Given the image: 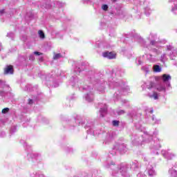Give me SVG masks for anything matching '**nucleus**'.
Wrapping results in <instances>:
<instances>
[{
	"instance_id": "nucleus-12",
	"label": "nucleus",
	"mask_w": 177,
	"mask_h": 177,
	"mask_svg": "<svg viewBox=\"0 0 177 177\" xmlns=\"http://www.w3.org/2000/svg\"><path fill=\"white\" fill-rule=\"evenodd\" d=\"M157 91H158V92H161L162 91H165V88L162 86H159L156 88Z\"/></svg>"
},
{
	"instance_id": "nucleus-8",
	"label": "nucleus",
	"mask_w": 177,
	"mask_h": 177,
	"mask_svg": "<svg viewBox=\"0 0 177 177\" xmlns=\"http://www.w3.org/2000/svg\"><path fill=\"white\" fill-rule=\"evenodd\" d=\"M71 81H72V86H78V79L77 77L73 79Z\"/></svg>"
},
{
	"instance_id": "nucleus-5",
	"label": "nucleus",
	"mask_w": 177,
	"mask_h": 177,
	"mask_svg": "<svg viewBox=\"0 0 177 177\" xmlns=\"http://www.w3.org/2000/svg\"><path fill=\"white\" fill-rule=\"evenodd\" d=\"M107 112V105H104V108H101L100 110L101 117H104V114Z\"/></svg>"
},
{
	"instance_id": "nucleus-17",
	"label": "nucleus",
	"mask_w": 177,
	"mask_h": 177,
	"mask_svg": "<svg viewBox=\"0 0 177 177\" xmlns=\"http://www.w3.org/2000/svg\"><path fill=\"white\" fill-rule=\"evenodd\" d=\"M34 55H36V56H39V55H42V53L40 52H38V51H35V52H34Z\"/></svg>"
},
{
	"instance_id": "nucleus-27",
	"label": "nucleus",
	"mask_w": 177,
	"mask_h": 177,
	"mask_svg": "<svg viewBox=\"0 0 177 177\" xmlns=\"http://www.w3.org/2000/svg\"><path fill=\"white\" fill-rule=\"evenodd\" d=\"M113 1V2H115V1H117V0H112Z\"/></svg>"
},
{
	"instance_id": "nucleus-1",
	"label": "nucleus",
	"mask_w": 177,
	"mask_h": 177,
	"mask_svg": "<svg viewBox=\"0 0 177 177\" xmlns=\"http://www.w3.org/2000/svg\"><path fill=\"white\" fill-rule=\"evenodd\" d=\"M127 174V168L124 166H117L114 169V176L121 177L125 176Z\"/></svg>"
},
{
	"instance_id": "nucleus-25",
	"label": "nucleus",
	"mask_w": 177,
	"mask_h": 177,
	"mask_svg": "<svg viewBox=\"0 0 177 177\" xmlns=\"http://www.w3.org/2000/svg\"><path fill=\"white\" fill-rule=\"evenodd\" d=\"M0 50H2V46L0 44Z\"/></svg>"
},
{
	"instance_id": "nucleus-15",
	"label": "nucleus",
	"mask_w": 177,
	"mask_h": 177,
	"mask_svg": "<svg viewBox=\"0 0 177 177\" xmlns=\"http://www.w3.org/2000/svg\"><path fill=\"white\" fill-rule=\"evenodd\" d=\"M118 124H120L118 121H116V120L113 121V127H118Z\"/></svg>"
},
{
	"instance_id": "nucleus-18",
	"label": "nucleus",
	"mask_w": 177,
	"mask_h": 177,
	"mask_svg": "<svg viewBox=\"0 0 177 177\" xmlns=\"http://www.w3.org/2000/svg\"><path fill=\"white\" fill-rule=\"evenodd\" d=\"M125 113L124 111L121 110L118 112V115H122V114H124Z\"/></svg>"
},
{
	"instance_id": "nucleus-14",
	"label": "nucleus",
	"mask_w": 177,
	"mask_h": 177,
	"mask_svg": "<svg viewBox=\"0 0 177 177\" xmlns=\"http://www.w3.org/2000/svg\"><path fill=\"white\" fill-rule=\"evenodd\" d=\"M9 111V108H5L2 110V113L3 114H6Z\"/></svg>"
},
{
	"instance_id": "nucleus-23",
	"label": "nucleus",
	"mask_w": 177,
	"mask_h": 177,
	"mask_svg": "<svg viewBox=\"0 0 177 177\" xmlns=\"http://www.w3.org/2000/svg\"><path fill=\"white\" fill-rule=\"evenodd\" d=\"M13 35L12 33H8L7 37H12Z\"/></svg>"
},
{
	"instance_id": "nucleus-22",
	"label": "nucleus",
	"mask_w": 177,
	"mask_h": 177,
	"mask_svg": "<svg viewBox=\"0 0 177 177\" xmlns=\"http://www.w3.org/2000/svg\"><path fill=\"white\" fill-rule=\"evenodd\" d=\"M0 13L1 15H3V13H5V10H1Z\"/></svg>"
},
{
	"instance_id": "nucleus-26",
	"label": "nucleus",
	"mask_w": 177,
	"mask_h": 177,
	"mask_svg": "<svg viewBox=\"0 0 177 177\" xmlns=\"http://www.w3.org/2000/svg\"><path fill=\"white\" fill-rule=\"evenodd\" d=\"M39 60H40V62H42V57H41V58L39 59Z\"/></svg>"
},
{
	"instance_id": "nucleus-21",
	"label": "nucleus",
	"mask_w": 177,
	"mask_h": 177,
	"mask_svg": "<svg viewBox=\"0 0 177 177\" xmlns=\"http://www.w3.org/2000/svg\"><path fill=\"white\" fill-rule=\"evenodd\" d=\"M32 103H34V101L32 100H28V104H32Z\"/></svg>"
},
{
	"instance_id": "nucleus-24",
	"label": "nucleus",
	"mask_w": 177,
	"mask_h": 177,
	"mask_svg": "<svg viewBox=\"0 0 177 177\" xmlns=\"http://www.w3.org/2000/svg\"><path fill=\"white\" fill-rule=\"evenodd\" d=\"M32 57H33L32 55H30V60H32Z\"/></svg>"
},
{
	"instance_id": "nucleus-2",
	"label": "nucleus",
	"mask_w": 177,
	"mask_h": 177,
	"mask_svg": "<svg viewBox=\"0 0 177 177\" xmlns=\"http://www.w3.org/2000/svg\"><path fill=\"white\" fill-rule=\"evenodd\" d=\"M103 57H106V59H113L117 57V54L114 52H104L102 53Z\"/></svg>"
},
{
	"instance_id": "nucleus-28",
	"label": "nucleus",
	"mask_w": 177,
	"mask_h": 177,
	"mask_svg": "<svg viewBox=\"0 0 177 177\" xmlns=\"http://www.w3.org/2000/svg\"><path fill=\"white\" fill-rule=\"evenodd\" d=\"M87 1H89V0H87Z\"/></svg>"
},
{
	"instance_id": "nucleus-6",
	"label": "nucleus",
	"mask_w": 177,
	"mask_h": 177,
	"mask_svg": "<svg viewBox=\"0 0 177 177\" xmlns=\"http://www.w3.org/2000/svg\"><path fill=\"white\" fill-rule=\"evenodd\" d=\"M171 80V76L169 75L164 74L162 75V81L164 82H167V81H169Z\"/></svg>"
},
{
	"instance_id": "nucleus-3",
	"label": "nucleus",
	"mask_w": 177,
	"mask_h": 177,
	"mask_svg": "<svg viewBox=\"0 0 177 177\" xmlns=\"http://www.w3.org/2000/svg\"><path fill=\"white\" fill-rule=\"evenodd\" d=\"M5 74H13V66H8L4 69Z\"/></svg>"
},
{
	"instance_id": "nucleus-19",
	"label": "nucleus",
	"mask_w": 177,
	"mask_h": 177,
	"mask_svg": "<svg viewBox=\"0 0 177 177\" xmlns=\"http://www.w3.org/2000/svg\"><path fill=\"white\" fill-rule=\"evenodd\" d=\"M124 149H125V147H124V145H120V150L121 151H124Z\"/></svg>"
},
{
	"instance_id": "nucleus-10",
	"label": "nucleus",
	"mask_w": 177,
	"mask_h": 177,
	"mask_svg": "<svg viewBox=\"0 0 177 177\" xmlns=\"http://www.w3.org/2000/svg\"><path fill=\"white\" fill-rule=\"evenodd\" d=\"M60 58H62V54L60 53L54 54V56H53L54 60H57V59H60Z\"/></svg>"
},
{
	"instance_id": "nucleus-11",
	"label": "nucleus",
	"mask_w": 177,
	"mask_h": 177,
	"mask_svg": "<svg viewBox=\"0 0 177 177\" xmlns=\"http://www.w3.org/2000/svg\"><path fill=\"white\" fill-rule=\"evenodd\" d=\"M152 96L153 97V99L155 100H157V99H158V93H157L156 92H153Z\"/></svg>"
},
{
	"instance_id": "nucleus-9",
	"label": "nucleus",
	"mask_w": 177,
	"mask_h": 177,
	"mask_svg": "<svg viewBox=\"0 0 177 177\" xmlns=\"http://www.w3.org/2000/svg\"><path fill=\"white\" fill-rule=\"evenodd\" d=\"M38 34H39V38H41V39H45V33H44V31L39 30Z\"/></svg>"
},
{
	"instance_id": "nucleus-4",
	"label": "nucleus",
	"mask_w": 177,
	"mask_h": 177,
	"mask_svg": "<svg viewBox=\"0 0 177 177\" xmlns=\"http://www.w3.org/2000/svg\"><path fill=\"white\" fill-rule=\"evenodd\" d=\"M85 97L87 102H93V93L92 91L89 92L86 95Z\"/></svg>"
},
{
	"instance_id": "nucleus-16",
	"label": "nucleus",
	"mask_w": 177,
	"mask_h": 177,
	"mask_svg": "<svg viewBox=\"0 0 177 177\" xmlns=\"http://www.w3.org/2000/svg\"><path fill=\"white\" fill-rule=\"evenodd\" d=\"M111 165H107L106 166V168H113V167H114V163H113V162H111Z\"/></svg>"
},
{
	"instance_id": "nucleus-20",
	"label": "nucleus",
	"mask_w": 177,
	"mask_h": 177,
	"mask_svg": "<svg viewBox=\"0 0 177 177\" xmlns=\"http://www.w3.org/2000/svg\"><path fill=\"white\" fill-rule=\"evenodd\" d=\"M150 44H151V45H156V40H152V41H151Z\"/></svg>"
},
{
	"instance_id": "nucleus-7",
	"label": "nucleus",
	"mask_w": 177,
	"mask_h": 177,
	"mask_svg": "<svg viewBox=\"0 0 177 177\" xmlns=\"http://www.w3.org/2000/svg\"><path fill=\"white\" fill-rule=\"evenodd\" d=\"M153 71L155 73H161V68H160V66L158 65L153 66Z\"/></svg>"
},
{
	"instance_id": "nucleus-13",
	"label": "nucleus",
	"mask_w": 177,
	"mask_h": 177,
	"mask_svg": "<svg viewBox=\"0 0 177 177\" xmlns=\"http://www.w3.org/2000/svg\"><path fill=\"white\" fill-rule=\"evenodd\" d=\"M102 10H107V9H109V6L104 4L102 6Z\"/></svg>"
}]
</instances>
